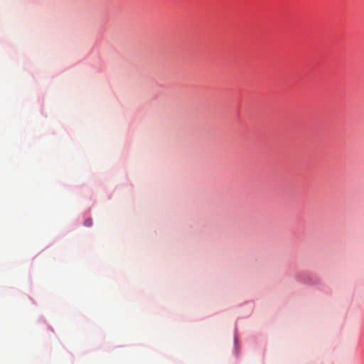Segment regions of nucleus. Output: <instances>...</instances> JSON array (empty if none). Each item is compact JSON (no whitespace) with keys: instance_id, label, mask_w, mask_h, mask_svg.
I'll return each mask as SVG.
<instances>
[{"instance_id":"1","label":"nucleus","mask_w":364,"mask_h":364,"mask_svg":"<svg viewBox=\"0 0 364 364\" xmlns=\"http://www.w3.org/2000/svg\"><path fill=\"white\" fill-rule=\"evenodd\" d=\"M85 225L86 226H90L92 225V220L90 219H87L85 221Z\"/></svg>"}]
</instances>
